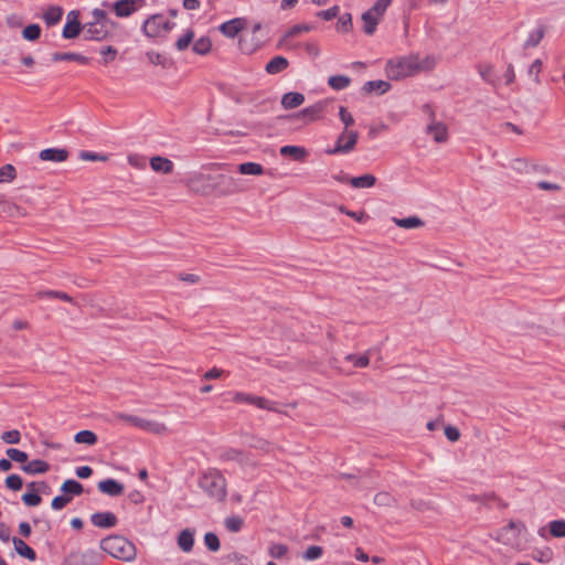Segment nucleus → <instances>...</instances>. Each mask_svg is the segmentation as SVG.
Here are the masks:
<instances>
[{"label": "nucleus", "instance_id": "30", "mask_svg": "<svg viewBox=\"0 0 565 565\" xmlns=\"http://www.w3.org/2000/svg\"><path fill=\"white\" fill-rule=\"evenodd\" d=\"M349 183L356 189L372 188L376 183V178L373 174L366 173L360 177H352Z\"/></svg>", "mask_w": 565, "mask_h": 565}, {"label": "nucleus", "instance_id": "59", "mask_svg": "<svg viewBox=\"0 0 565 565\" xmlns=\"http://www.w3.org/2000/svg\"><path fill=\"white\" fill-rule=\"evenodd\" d=\"M391 2L392 0H376V2L369 9V11L381 19Z\"/></svg>", "mask_w": 565, "mask_h": 565}, {"label": "nucleus", "instance_id": "31", "mask_svg": "<svg viewBox=\"0 0 565 565\" xmlns=\"http://www.w3.org/2000/svg\"><path fill=\"white\" fill-rule=\"evenodd\" d=\"M361 19L363 21V31L365 34L372 35L376 30L380 18L367 10L362 13Z\"/></svg>", "mask_w": 565, "mask_h": 565}, {"label": "nucleus", "instance_id": "26", "mask_svg": "<svg viewBox=\"0 0 565 565\" xmlns=\"http://www.w3.org/2000/svg\"><path fill=\"white\" fill-rule=\"evenodd\" d=\"M289 66V62L286 57L277 55L273 57L265 66V71L268 74H278L285 71Z\"/></svg>", "mask_w": 565, "mask_h": 565}, {"label": "nucleus", "instance_id": "58", "mask_svg": "<svg viewBox=\"0 0 565 565\" xmlns=\"http://www.w3.org/2000/svg\"><path fill=\"white\" fill-rule=\"evenodd\" d=\"M93 23L114 26V23L108 19L106 12L102 9H94L92 12Z\"/></svg>", "mask_w": 565, "mask_h": 565}, {"label": "nucleus", "instance_id": "52", "mask_svg": "<svg viewBox=\"0 0 565 565\" xmlns=\"http://www.w3.org/2000/svg\"><path fill=\"white\" fill-rule=\"evenodd\" d=\"M244 521L241 516L233 515L225 519V527L233 533L239 532L243 527Z\"/></svg>", "mask_w": 565, "mask_h": 565}, {"label": "nucleus", "instance_id": "46", "mask_svg": "<svg viewBox=\"0 0 565 565\" xmlns=\"http://www.w3.org/2000/svg\"><path fill=\"white\" fill-rule=\"evenodd\" d=\"M288 551V546L282 543H271L268 547V554L270 555V557L276 559L285 557Z\"/></svg>", "mask_w": 565, "mask_h": 565}, {"label": "nucleus", "instance_id": "19", "mask_svg": "<svg viewBox=\"0 0 565 565\" xmlns=\"http://www.w3.org/2000/svg\"><path fill=\"white\" fill-rule=\"evenodd\" d=\"M466 499L470 502H479L484 505H489L490 502H497L499 507L505 508L507 503H504L499 497L495 495L494 492H488L483 494H467Z\"/></svg>", "mask_w": 565, "mask_h": 565}, {"label": "nucleus", "instance_id": "37", "mask_svg": "<svg viewBox=\"0 0 565 565\" xmlns=\"http://www.w3.org/2000/svg\"><path fill=\"white\" fill-rule=\"evenodd\" d=\"M61 491L67 494L79 495L84 492L82 483L74 479H67L63 482Z\"/></svg>", "mask_w": 565, "mask_h": 565}, {"label": "nucleus", "instance_id": "54", "mask_svg": "<svg viewBox=\"0 0 565 565\" xmlns=\"http://www.w3.org/2000/svg\"><path fill=\"white\" fill-rule=\"evenodd\" d=\"M6 455L11 461L21 462V463L26 462L28 458H29L26 452H24L20 449H17V448H8L6 450Z\"/></svg>", "mask_w": 565, "mask_h": 565}, {"label": "nucleus", "instance_id": "35", "mask_svg": "<svg viewBox=\"0 0 565 565\" xmlns=\"http://www.w3.org/2000/svg\"><path fill=\"white\" fill-rule=\"evenodd\" d=\"M39 298H49V299H60L63 301L71 302L73 305H77L75 300L66 292L64 291H57V290H42L36 294Z\"/></svg>", "mask_w": 565, "mask_h": 565}, {"label": "nucleus", "instance_id": "2", "mask_svg": "<svg viewBox=\"0 0 565 565\" xmlns=\"http://www.w3.org/2000/svg\"><path fill=\"white\" fill-rule=\"evenodd\" d=\"M200 489L212 500L225 501L227 497V483L223 473L216 468H209L198 479Z\"/></svg>", "mask_w": 565, "mask_h": 565}, {"label": "nucleus", "instance_id": "50", "mask_svg": "<svg viewBox=\"0 0 565 565\" xmlns=\"http://www.w3.org/2000/svg\"><path fill=\"white\" fill-rule=\"evenodd\" d=\"M41 35V28L39 24H29L22 31V36L28 41H35Z\"/></svg>", "mask_w": 565, "mask_h": 565}, {"label": "nucleus", "instance_id": "49", "mask_svg": "<svg viewBox=\"0 0 565 565\" xmlns=\"http://www.w3.org/2000/svg\"><path fill=\"white\" fill-rule=\"evenodd\" d=\"M550 533L554 537H565V520H554L550 524Z\"/></svg>", "mask_w": 565, "mask_h": 565}, {"label": "nucleus", "instance_id": "21", "mask_svg": "<svg viewBox=\"0 0 565 565\" xmlns=\"http://www.w3.org/2000/svg\"><path fill=\"white\" fill-rule=\"evenodd\" d=\"M280 154L282 157H291L295 161L302 162L308 157V151L300 146H284L280 148Z\"/></svg>", "mask_w": 565, "mask_h": 565}, {"label": "nucleus", "instance_id": "16", "mask_svg": "<svg viewBox=\"0 0 565 565\" xmlns=\"http://www.w3.org/2000/svg\"><path fill=\"white\" fill-rule=\"evenodd\" d=\"M39 157L43 161L63 162L67 160L68 151L60 148H47L43 149Z\"/></svg>", "mask_w": 565, "mask_h": 565}, {"label": "nucleus", "instance_id": "47", "mask_svg": "<svg viewBox=\"0 0 565 565\" xmlns=\"http://www.w3.org/2000/svg\"><path fill=\"white\" fill-rule=\"evenodd\" d=\"M345 360L351 362L354 367H366L370 364L369 351L362 355L348 354Z\"/></svg>", "mask_w": 565, "mask_h": 565}, {"label": "nucleus", "instance_id": "22", "mask_svg": "<svg viewBox=\"0 0 565 565\" xmlns=\"http://www.w3.org/2000/svg\"><path fill=\"white\" fill-rule=\"evenodd\" d=\"M21 470L28 475H42L50 470V465L41 459H34L21 466Z\"/></svg>", "mask_w": 565, "mask_h": 565}, {"label": "nucleus", "instance_id": "1", "mask_svg": "<svg viewBox=\"0 0 565 565\" xmlns=\"http://www.w3.org/2000/svg\"><path fill=\"white\" fill-rule=\"evenodd\" d=\"M436 61L433 56H426L419 60L418 56L411 55L396 61L390 60L386 63L385 72L390 79L398 81L413 76L422 71H430L435 67Z\"/></svg>", "mask_w": 565, "mask_h": 565}, {"label": "nucleus", "instance_id": "48", "mask_svg": "<svg viewBox=\"0 0 565 565\" xmlns=\"http://www.w3.org/2000/svg\"><path fill=\"white\" fill-rule=\"evenodd\" d=\"M524 529L525 526L521 521H510L507 526L502 527L501 535H505L512 532L513 537L516 539L520 536L522 530Z\"/></svg>", "mask_w": 565, "mask_h": 565}, {"label": "nucleus", "instance_id": "57", "mask_svg": "<svg viewBox=\"0 0 565 565\" xmlns=\"http://www.w3.org/2000/svg\"><path fill=\"white\" fill-rule=\"evenodd\" d=\"M253 405L257 406L258 408H262V409H267V411H270V412H279L275 405L276 403L275 402H271L265 397H262V396H254V401L252 403Z\"/></svg>", "mask_w": 565, "mask_h": 565}, {"label": "nucleus", "instance_id": "53", "mask_svg": "<svg viewBox=\"0 0 565 565\" xmlns=\"http://www.w3.org/2000/svg\"><path fill=\"white\" fill-rule=\"evenodd\" d=\"M194 39V31L189 29L181 38L178 39L175 42V47L178 51H184L186 50L191 42Z\"/></svg>", "mask_w": 565, "mask_h": 565}, {"label": "nucleus", "instance_id": "13", "mask_svg": "<svg viewBox=\"0 0 565 565\" xmlns=\"http://www.w3.org/2000/svg\"><path fill=\"white\" fill-rule=\"evenodd\" d=\"M93 525L100 529H110L117 524V516L113 512H96L90 515Z\"/></svg>", "mask_w": 565, "mask_h": 565}, {"label": "nucleus", "instance_id": "62", "mask_svg": "<svg viewBox=\"0 0 565 565\" xmlns=\"http://www.w3.org/2000/svg\"><path fill=\"white\" fill-rule=\"evenodd\" d=\"M1 439L6 444L15 445V444L20 443L21 434L17 429L8 430V431L2 433Z\"/></svg>", "mask_w": 565, "mask_h": 565}, {"label": "nucleus", "instance_id": "36", "mask_svg": "<svg viewBox=\"0 0 565 565\" xmlns=\"http://www.w3.org/2000/svg\"><path fill=\"white\" fill-rule=\"evenodd\" d=\"M237 171L241 174L262 175L264 173V168L262 164L256 162H244L237 166Z\"/></svg>", "mask_w": 565, "mask_h": 565}, {"label": "nucleus", "instance_id": "40", "mask_svg": "<svg viewBox=\"0 0 565 565\" xmlns=\"http://www.w3.org/2000/svg\"><path fill=\"white\" fill-rule=\"evenodd\" d=\"M97 435L92 430H81L74 436V441L77 444H86L93 446L97 443Z\"/></svg>", "mask_w": 565, "mask_h": 565}, {"label": "nucleus", "instance_id": "11", "mask_svg": "<svg viewBox=\"0 0 565 565\" xmlns=\"http://www.w3.org/2000/svg\"><path fill=\"white\" fill-rule=\"evenodd\" d=\"M245 19L234 18L222 23L218 30L226 38L234 39L245 28Z\"/></svg>", "mask_w": 565, "mask_h": 565}, {"label": "nucleus", "instance_id": "29", "mask_svg": "<svg viewBox=\"0 0 565 565\" xmlns=\"http://www.w3.org/2000/svg\"><path fill=\"white\" fill-rule=\"evenodd\" d=\"M52 61H54V62L74 61V62H78L81 64H88L89 58L79 53H74V52H65V53L55 52L52 54Z\"/></svg>", "mask_w": 565, "mask_h": 565}, {"label": "nucleus", "instance_id": "27", "mask_svg": "<svg viewBox=\"0 0 565 565\" xmlns=\"http://www.w3.org/2000/svg\"><path fill=\"white\" fill-rule=\"evenodd\" d=\"M83 31V25L77 20V17H74L72 21H67L63 28L62 36L64 39H75Z\"/></svg>", "mask_w": 565, "mask_h": 565}, {"label": "nucleus", "instance_id": "10", "mask_svg": "<svg viewBox=\"0 0 565 565\" xmlns=\"http://www.w3.org/2000/svg\"><path fill=\"white\" fill-rule=\"evenodd\" d=\"M120 418H124L125 420L131 423L136 427L142 428V429L156 433V434H160L167 429L166 426L161 423L147 420V419H143V418H140L137 416H132V415H120Z\"/></svg>", "mask_w": 565, "mask_h": 565}, {"label": "nucleus", "instance_id": "12", "mask_svg": "<svg viewBox=\"0 0 565 565\" xmlns=\"http://www.w3.org/2000/svg\"><path fill=\"white\" fill-rule=\"evenodd\" d=\"M97 488L100 492L110 497H119L124 493L125 490L122 483L111 478L99 481Z\"/></svg>", "mask_w": 565, "mask_h": 565}, {"label": "nucleus", "instance_id": "60", "mask_svg": "<svg viewBox=\"0 0 565 565\" xmlns=\"http://www.w3.org/2000/svg\"><path fill=\"white\" fill-rule=\"evenodd\" d=\"M117 53H118L117 50L111 45H107V46L103 47L100 50V55L103 56V61H102L103 64L107 65V64L111 63L116 58Z\"/></svg>", "mask_w": 565, "mask_h": 565}, {"label": "nucleus", "instance_id": "15", "mask_svg": "<svg viewBox=\"0 0 565 565\" xmlns=\"http://www.w3.org/2000/svg\"><path fill=\"white\" fill-rule=\"evenodd\" d=\"M426 132L433 136L436 142H446L448 139V129L444 122L431 120L426 128Z\"/></svg>", "mask_w": 565, "mask_h": 565}, {"label": "nucleus", "instance_id": "24", "mask_svg": "<svg viewBox=\"0 0 565 565\" xmlns=\"http://www.w3.org/2000/svg\"><path fill=\"white\" fill-rule=\"evenodd\" d=\"M194 545V530L184 529L178 536V546L185 553L193 550Z\"/></svg>", "mask_w": 565, "mask_h": 565}, {"label": "nucleus", "instance_id": "51", "mask_svg": "<svg viewBox=\"0 0 565 565\" xmlns=\"http://www.w3.org/2000/svg\"><path fill=\"white\" fill-rule=\"evenodd\" d=\"M4 484L8 489L12 491H19L23 487V479L21 476L15 473L9 475L4 480Z\"/></svg>", "mask_w": 565, "mask_h": 565}, {"label": "nucleus", "instance_id": "25", "mask_svg": "<svg viewBox=\"0 0 565 565\" xmlns=\"http://www.w3.org/2000/svg\"><path fill=\"white\" fill-rule=\"evenodd\" d=\"M12 543L14 545L15 552L22 556L25 557L29 561H35L36 554L23 540L19 537H12Z\"/></svg>", "mask_w": 565, "mask_h": 565}, {"label": "nucleus", "instance_id": "34", "mask_svg": "<svg viewBox=\"0 0 565 565\" xmlns=\"http://www.w3.org/2000/svg\"><path fill=\"white\" fill-rule=\"evenodd\" d=\"M63 15L61 7L51 6L43 14V19L47 25H55L60 22Z\"/></svg>", "mask_w": 565, "mask_h": 565}, {"label": "nucleus", "instance_id": "23", "mask_svg": "<svg viewBox=\"0 0 565 565\" xmlns=\"http://www.w3.org/2000/svg\"><path fill=\"white\" fill-rule=\"evenodd\" d=\"M305 102V96L298 92H289L282 95L281 97V106L285 109H294Z\"/></svg>", "mask_w": 565, "mask_h": 565}, {"label": "nucleus", "instance_id": "20", "mask_svg": "<svg viewBox=\"0 0 565 565\" xmlns=\"http://www.w3.org/2000/svg\"><path fill=\"white\" fill-rule=\"evenodd\" d=\"M111 8L119 18L129 17L136 11L135 0H117Z\"/></svg>", "mask_w": 565, "mask_h": 565}, {"label": "nucleus", "instance_id": "4", "mask_svg": "<svg viewBox=\"0 0 565 565\" xmlns=\"http://www.w3.org/2000/svg\"><path fill=\"white\" fill-rule=\"evenodd\" d=\"M213 196H228L244 191L241 179L228 174H212Z\"/></svg>", "mask_w": 565, "mask_h": 565}, {"label": "nucleus", "instance_id": "9", "mask_svg": "<svg viewBox=\"0 0 565 565\" xmlns=\"http://www.w3.org/2000/svg\"><path fill=\"white\" fill-rule=\"evenodd\" d=\"M109 25L87 22L83 25V34L85 40L89 41H103L108 38L111 32Z\"/></svg>", "mask_w": 565, "mask_h": 565}, {"label": "nucleus", "instance_id": "3", "mask_svg": "<svg viewBox=\"0 0 565 565\" xmlns=\"http://www.w3.org/2000/svg\"><path fill=\"white\" fill-rule=\"evenodd\" d=\"M100 548L110 556L130 562L136 558V547L121 535H110L100 541Z\"/></svg>", "mask_w": 565, "mask_h": 565}, {"label": "nucleus", "instance_id": "55", "mask_svg": "<svg viewBox=\"0 0 565 565\" xmlns=\"http://www.w3.org/2000/svg\"><path fill=\"white\" fill-rule=\"evenodd\" d=\"M17 177L15 168L8 163L0 168V182L13 181Z\"/></svg>", "mask_w": 565, "mask_h": 565}, {"label": "nucleus", "instance_id": "6", "mask_svg": "<svg viewBox=\"0 0 565 565\" xmlns=\"http://www.w3.org/2000/svg\"><path fill=\"white\" fill-rule=\"evenodd\" d=\"M212 174H205L203 172H194L192 173L185 181V185L188 189L203 196L213 195L212 188Z\"/></svg>", "mask_w": 565, "mask_h": 565}, {"label": "nucleus", "instance_id": "28", "mask_svg": "<svg viewBox=\"0 0 565 565\" xmlns=\"http://www.w3.org/2000/svg\"><path fill=\"white\" fill-rule=\"evenodd\" d=\"M146 56L151 64L160 65L162 68H170L174 65V62L171 57H168L154 51L147 52Z\"/></svg>", "mask_w": 565, "mask_h": 565}, {"label": "nucleus", "instance_id": "39", "mask_svg": "<svg viewBox=\"0 0 565 565\" xmlns=\"http://www.w3.org/2000/svg\"><path fill=\"white\" fill-rule=\"evenodd\" d=\"M351 83V78L347 75H332L328 79V84L331 88L335 90H341L347 88Z\"/></svg>", "mask_w": 565, "mask_h": 565}, {"label": "nucleus", "instance_id": "56", "mask_svg": "<svg viewBox=\"0 0 565 565\" xmlns=\"http://www.w3.org/2000/svg\"><path fill=\"white\" fill-rule=\"evenodd\" d=\"M204 544L211 552H217L221 547L220 539L213 532H207L204 535Z\"/></svg>", "mask_w": 565, "mask_h": 565}, {"label": "nucleus", "instance_id": "32", "mask_svg": "<svg viewBox=\"0 0 565 565\" xmlns=\"http://www.w3.org/2000/svg\"><path fill=\"white\" fill-rule=\"evenodd\" d=\"M220 458L224 461H236L238 463H245L246 462V455L243 450L241 449H235V448H227L225 449Z\"/></svg>", "mask_w": 565, "mask_h": 565}, {"label": "nucleus", "instance_id": "41", "mask_svg": "<svg viewBox=\"0 0 565 565\" xmlns=\"http://www.w3.org/2000/svg\"><path fill=\"white\" fill-rule=\"evenodd\" d=\"M212 49V42L210 38L202 36L199 40H196L192 46V50L194 53L199 55H206L210 53Z\"/></svg>", "mask_w": 565, "mask_h": 565}, {"label": "nucleus", "instance_id": "8", "mask_svg": "<svg viewBox=\"0 0 565 565\" xmlns=\"http://www.w3.org/2000/svg\"><path fill=\"white\" fill-rule=\"evenodd\" d=\"M100 554L95 550L73 551L64 559V565H97Z\"/></svg>", "mask_w": 565, "mask_h": 565}, {"label": "nucleus", "instance_id": "17", "mask_svg": "<svg viewBox=\"0 0 565 565\" xmlns=\"http://www.w3.org/2000/svg\"><path fill=\"white\" fill-rule=\"evenodd\" d=\"M391 89V84L386 81L377 79V81H369L364 83L362 86V92L366 95L376 93L377 95H383Z\"/></svg>", "mask_w": 565, "mask_h": 565}, {"label": "nucleus", "instance_id": "5", "mask_svg": "<svg viewBox=\"0 0 565 565\" xmlns=\"http://www.w3.org/2000/svg\"><path fill=\"white\" fill-rule=\"evenodd\" d=\"M174 25V22L166 20L162 14H153L145 21L142 31L149 38H157L171 31Z\"/></svg>", "mask_w": 565, "mask_h": 565}, {"label": "nucleus", "instance_id": "45", "mask_svg": "<svg viewBox=\"0 0 565 565\" xmlns=\"http://www.w3.org/2000/svg\"><path fill=\"white\" fill-rule=\"evenodd\" d=\"M374 503L379 507H393L396 499L390 492L382 491L375 494Z\"/></svg>", "mask_w": 565, "mask_h": 565}, {"label": "nucleus", "instance_id": "14", "mask_svg": "<svg viewBox=\"0 0 565 565\" xmlns=\"http://www.w3.org/2000/svg\"><path fill=\"white\" fill-rule=\"evenodd\" d=\"M323 109H324V104L319 102L315 105H311V106L298 111L295 115V117L298 119H301L306 124L311 122V121L317 120L320 117Z\"/></svg>", "mask_w": 565, "mask_h": 565}, {"label": "nucleus", "instance_id": "7", "mask_svg": "<svg viewBox=\"0 0 565 565\" xmlns=\"http://www.w3.org/2000/svg\"><path fill=\"white\" fill-rule=\"evenodd\" d=\"M358 139V131L344 129L337 138L334 148L327 152L329 154L349 153L355 148Z\"/></svg>", "mask_w": 565, "mask_h": 565}, {"label": "nucleus", "instance_id": "64", "mask_svg": "<svg viewBox=\"0 0 565 565\" xmlns=\"http://www.w3.org/2000/svg\"><path fill=\"white\" fill-rule=\"evenodd\" d=\"M323 554V548L318 545L309 546L303 553V558L307 561H313L321 557Z\"/></svg>", "mask_w": 565, "mask_h": 565}, {"label": "nucleus", "instance_id": "63", "mask_svg": "<svg viewBox=\"0 0 565 565\" xmlns=\"http://www.w3.org/2000/svg\"><path fill=\"white\" fill-rule=\"evenodd\" d=\"M340 13V7L339 6H333L327 10H321L319 12H317V17L324 20V21H330V20H333L334 18H337Z\"/></svg>", "mask_w": 565, "mask_h": 565}, {"label": "nucleus", "instance_id": "18", "mask_svg": "<svg viewBox=\"0 0 565 565\" xmlns=\"http://www.w3.org/2000/svg\"><path fill=\"white\" fill-rule=\"evenodd\" d=\"M150 167L153 171L169 174L173 171V162L164 157L154 156L150 159Z\"/></svg>", "mask_w": 565, "mask_h": 565}, {"label": "nucleus", "instance_id": "33", "mask_svg": "<svg viewBox=\"0 0 565 565\" xmlns=\"http://www.w3.org/2000/svg\"><path fill=\"white\" fill-rule=\"evenodd\" d=\"M545 35V26L540 25L536 30L531 32L527 36V39L524 42L523 47L526 50L529 47H536L540 42L543 40Z\"/></svg>", "mask_w": 565, "mask_h": 565}, {"label": "nucleus", "instance_id": "42", "mask_svg": "<svg viewBox=\"0 0 565 565\" xmlns=\"http://www.w3.org/2000/svg\"><path fill=\"white\" fill-rule=\"evenodd\" d=\"M394 223L403 228H416L424 225V221L418 216H409L405 218H393Z\"/></svg>", "mask_w": 565, "mask_h": 565}, {"label": "nucleus", "instance_id": "38", "mask_svg": "<svg viewBox=\"0 0 565 565\" xmlns=\"http://www.w3.org/2000/svg\"><path fill=\"white\" fill-rule=\"evenodd\" d=\"M477 70L484 82L492 86L497 85L498 78L493 76V66L491 64H479Z\"/></svg>", "mask_w": 565, "mask_h": 565}, {"label": "nucleus", "instance_id": "44", "mask_svg": "<svg viewBox=\"0 0 565 565\" xmlns=\"http://www.w3.org/2000/svg\"><path fill=\"white\" fill-rule=\"evenodd\" d=\"M335 28L338 32L349 33L353 28L351 13L347 12L340 15Z\"/></svg>", "mask_w": 565, "mask_h": 565}, {"label": "nucleus", "instance_id": "43", "mask_svg": "<svg viewBox=\"0 0 565 565\" xmlns=\"http://www.w3.org/2000/svg\"><path fill=\"white\" fill-rule=\"evenodd\" d=\"M312 29H313V25L308 24V23L295 24L294 26H291L285 33V35H284V38L281 39L280 42H284V41H286L287 39H290V38H295V36L299 35L302 32H310Z\"/></svg>", "mask_w": 565, "mask_h": 565}, {"label": "nucleus", "instance_id": "61", "mask_svg": "<svg viewBox=\"0 0 565 565\" xmlns=\"http://www.w3.org/2000/svg\"><path fill=\"white\" fill-rule=\"evenodd\" d=\"M21 500L28 507H36L41 503L42 498L39 492H26L22 494Z\"/></svg>", "mask_w": 565, "mask_h": 565}]
</instances>
